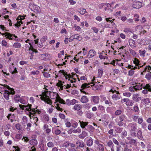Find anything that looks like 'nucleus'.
I'll use <instances>...</instances> for the list:
<instances>
[{
	"label": "nucleus",
	"mask_w": 151,
	"mask_h": 151,
	"mask_svg": "<svg viewBox=\"0 0 151 151\" xmlns=\"http://www.w3.org/2000/svg\"><path fill=\"white\" fill-rule=\"evenodd\" d=\"M45 90L46 91H43L42 94L40 95V99L45 103L51 105L52 102L50 98L56 99L59 96V95L56 92L49 91L46 89H45Z\"/></svg>",
	"instance_id": "1"
},
{
	"label": "nucleus",
	"mask_w": 151,
	"mask_h": 151,
	"mask_svg": "<svg viewBox=\"0 0 151 151\" xmlns=\"http://www.w3.org/2000/svg\"><path fill=\"white\" fill-rule=\"evenodd\" d=\"M19 106L22 110H25L29 112V115L31 119L33 118V116H37L36 114L39 115L42 113V109H37V106H36L35 108H32V105L29 104L27 105L19 104Z\"/></svg>",
	"instance_id": "2"
},
{
	"label": "nucleus",
	"mask_w": 151,
	"mask_h": 151,
	"mask_svg": "<svg viewBox=\"0 0 151 151\" xmlns=\"http://www.w3.org/2000/svg\"><path fill=\"white\" fill-rule=\"evenodd\" d=\"M130 135L132 137H136V132L137 130V124L135 122L129 123L127 126Z\"/></svg>",
	"instance_id": "3"
},
{
	"label": "nucleus",
	"mask_w": 151,
	"mask_h": 151,
	"mask_svg": "<svg viewBox=\"0 0 151 151\" xmlns=\"http://www.w3.org/2000/svg\"><path fill=\"white\" fill-rule=\"evenodd\" d=\"M0 93L3 92H7L9 90L10 92L12 95H14L15 93V91L14 89L11 88L9 86L6 84L4 85H0Z\"/></svg>",
	"instance_id": "4"
},
{
	"label": "nucleus",
	"mask_w": 151,
	"mask_h": 151,
	"mask_svg": "<svg viewBox=\"0 0 151 151\" xmlns=\"http://www.w3.org/2000/svg\"><path fill=\"white\" fill-rule=\"evenodd\" d=\"M55 101V104L54 105H56L55 106V108L58 111H63V109L60 107V106H61V104L57 103V102H59V103L60 104H65V101L63 99H62L59 96H58V98L56 99Z\"/></svg>",
	"instance_id": "5"
},
{
	"label": "nucleus",
	"mask_w": 151,
	"mask_h": 151,
	"mask_svg": "<svg viewBox=\"0 0 151 151\" xmlns=\"http://www.w3.org/2000/svg\"><path fill=\"white\" fill-rule=\"evenodd\" d=\"M29 8L36 13H39L40 11V7L39 6L33 3H31L29 4Z\"/></svg>",
	"instance_id": "6"
},
{
	"label": "nucleus",
	"mask_w": 151,
	"mask_h": 151,
	"mask_svg": "<svg viewBox=\"0 0 151 151\" xmlns=\"http://www.w3.org/2000/svg\"><path fill=\"white\" fill-rule=\"evenodd\" d=\"M89 85H91V83H84L83 84L81 85V89H80L81 92L85 94H88V93L86 92V90L87 88L90 87Z\"/></svg>",
	"instance_id": "7"
},
{
	"label": "nucleus",
	"mask_w": 151,
	"mask_h": 151,
	"mask_svg": "<svg viewBox=\"0 0 151 151\" xmlns=\"http://www.w3.org/2000/svg\"><path fill=\"white\" fill-rule=\"evenodd\" d=\"M91 102L94 104H97L99 102L100 98L98 96H91Z\"/></svg>",
	"instance_id": "8"
},
{
	"label": "nucleus",
	"mask_w": 151,
	"mask_h": 151,
	"mask_svg": "<svg viewBox=\"0 0 151 151\" xmlns=\"http://www.w3.org/2000/svg\"><path fill=\"white\" fill-rule=\"evenodd\" d=\"M121 98L122 97L118 91H116V93L113 94L111 96V99L114 101H117Z\"/></svg>",
	"instance_id": "9"
},
{
	"label": "nucleus",
	"mask_w": 151,
	"mask_h": 151,
	"mask_svg": "<svg viewBox=\"0 0 151 151\" xmlns=\"http://www.w3.org/2000/svg\"><path fill=\"white\" fill-rule=\"evenodd\" d=\"M110 64L114 66H115L116 65H119L120 67L123 66V63L121 62V60H119L117 59L113 60Z\"/></svg>",
	"instance_id": "10"
},
{
	"label": "nucleus",
	"mask_w": 151,
	"mask_h": 151,
	"mask_svg": "<svg viewBox=\"0 0 151 151\" xmlns=\"http://www.w3.org/2000/svg\"><path fill=\"white\" fill-rule=\"evenodd\" d=\"M76 145L78 148L84 149V147H86L84 142L82 140L77 141L76 143Z\"/></svg>",
	"instance_id": "11"
},
{
	"label": "nucleus",
	"mask_w": 151,
	"mask_h": 151,
	"mask_svg": "<svg viewBox=\"0 0 151 151\" xmlns=\"http://www.w3.org/2000/svg\"><path fill=\"white\" fill-rule=\"evenodd\" d=\"M111 7V4L109 3H103L101 4L99 8L100 9L102 8L105 11L108 10Z\"/></svg>",
	"instance_id": "12"
},
{
	"label": "nucleus",
	"mask_w": 151,
	"mask_h": 151,
	"mask_svg": "<svg viewBox=\"0 0 151 151\" xmlns=\"http://www.w3.org/2000/svg\"><path fill=\"white\" fill-rule=\"evenodd\" d=\"M132 6L134 8L139 9L142 6V3L139 1H134Z\"/></svg>",
	"instance_id": "13"
},
{
	"label": "nucleus",
	"mask_w": 151,
	"mask_h": 151,
	"mask_svg": "<svg viewBox=\"0 0 151 151\" xmlns=\"http://www.w3.org/2000/svg\"><path fill=\"white\" fill-rule=\"evenodd\" d=\"M132 99L133 101L136 102H138L141 99V97L139 96L138 94L136 93L133 95Z\"/></svg>",
	"instance_id": "14"
},
{
	"label": "nucleus",
	"mask_w": 151,
	"mask_h": 151,
	"mask_svg": "<svg viewBox=\"0 0 151 151\" xmlns=\"http://www.w3.org/2000/svg\"><path fill=\"white\" fill-rule=\"evenodd\" d=\"M96 52L94 49L90 50L88 53V56L89 58H92L96 55Z\"/></svg>",
	"instance_id": "15"
},
{
	"label": "nucleus",
	"mask_w": 151,
	"mask_h": 151,
	"mask_svg": "<svg viewBox=\"0 0 151 151\" xmlns=\"http://www.w3.org/2000/svg\"><path fill=\"white\" fill-rule=\"evenodd\" d=\"M136 85L134 86L135 91L142 90L143 88V84L140 83H137L136 84Z\"/></svg>",
	"instance_id": "16"
},
{
	"label": "nucleus",
	"mask_w": 151,
	"mask_h": 151,
	"mask_svg": "<svg viewBox=\"0 0 151 151\" xmlns=\"http://www.w3.org/2000/svg\"><path fill=\"white\" fill-rule=\"evenodd\" d=\"M6 117L8 119L10 120L12 122H14L15 119V115L14 114H9L6 116Z\"/></svg>",
	"instance_id": "17"
},
{
	"label": "nucleus",
	"mask_w": 151,
	"mask_h": 151,
	"mask_svg": "<svg viewBox=\"0 0 151 151\" xmlns=\"http://www.w3.org/2000/svg\"><path fill=\"white\" fill-rule=\"evenodd\" d=\"M86 143V145L88 147H91L93 144V141L92 138L90 137V139L87 140Z\"/></svg>",
	"instance_id": "18"
},
{
	"label": "nucleus",
	"mask_w": 151,
	"mask_h": 151,
	"mask_svg": "<svg viewBox=\"0 0 151 151\" xmlns=\"http://www.w3.org/2000/svg\"><path fill=\"white\" fill-rule=\"evenodd\" d=\"M136 136L141 140H143L144 138L142 135V132L141 130H139L137 131V134H136Z\"/></svg>",
	"instance_id": "19"
},
{
	"label": "nucleus",
	"mask_w": 151,
	"mask_h": 151,
	"mask_svg": "<svg viewBox=\"0 0 151 151\" xmlns=\"http://www.w3.org/2000/svg\"><path fill=\"white\" fill-rule=\"evenodd\" d=\"M111 25L106 22H102L99 24V26L103 28H111Z\"/></svg>",
	"instance_id": "20"
},
{
	"label": "nucleus",
	"mask_w": 151,
	"mask_h": 151,
	"mask_svg": "<svg viewBox=\"0 0 151 151\" xmlns=\"http://www.w3.org/2000/svg\"><path fill=\"white\" fill-rule=\"evenodd\" d=\"M29 143L30 145L35 146L37 145L38 142L37 140L36 139H32L29 140Z\"/></svg>",
	"instance_id": "21"
},
{
	"label": "nucleus",
	"mask_w": 151,
	"mask_h": 151,
	"mask_svg": "<svg viewBox=\"0 0 151 151\" xmlns=\"http://www.w3.org/2000/svg\"><path fill=\"white\" fill-rule=\"evenodd\" d=\"M79 123L80 124L81 127L84 129L85 128V127L88 125V122L81 121L80 120H79Z\"/></svg>",
	"instance_id": "22"
},
{
	"label": "nucleus",
	"mask_w": 151,
	"mask_h": 151,
	"mask_svg": "<svg viewBox=\"0 0 151 151\" xmlns=\"http://www.w3.org/2000/svg\"><path fill=\"white\" fill-rule=\"evenodd\" d=\"M88 101L87 97L86 96H82L80 100V101L83 103H86Z\"/></svg>",
	"instance_id": "23"
},
{
	"label": "nucleus",
	"mask_w": 151,
	"mask_h": 151,
	"mask_svg": "<svg viewBox=\"0 0 151 151\" xmlns=\"http://www.w3.org/2000/svg\"><path fill=\"white\" fill-rule=\"evenodd\" d=\"M42 119L44 122H47L49 120V116L47 114H44L42 116Z\"/></svg>",
	"instance_id": "24"
},
{
	"label": "nucleus",
	"mask_w": 151,
	"mask_h": 151,
	"mask_svg": "<svg viewBox=\"0 0 151 151\" xmlns=\"http://www.w3.org/2000/svg\"><path fill=\"white\" fill-rule=\"evenodd\" d=\"M68 101H69V99H67L66 100V104L68 105H70L71 104L72 105H74L76 103L77 101L75 99H73L70 101V103H68Z\"/></svg>",
	"instance_id": "25"
},
{
	"label": "nucleus",
	"mask_w": 151,
	"mask_h": 151,
	"mask_svg": "<svg viewBox=\"0 0 151 151\" xmlns=\"http://www.w3.org/2000/svg\"><path fill=\"white\" fill-rule=\"evenodd\" d=\"M151 70V66L149 65L144 66L143 70V72L146 73L147 71L148 73L150 72Z\"/></svg>",
	"instance_id": "26"
},
{
	"label": "nucleus",
	"mask_w": 151,
	"mask_h": 151,
	"mask_svg": "<svg viewBox=\"0 0 151 151\" xmlns=\"http://www.w3.org/2000/svg\"><path fill=\"white\" fill-rule=\"evenodd\" d=\"M98 78H101L103 74V69L101 67H100L98 69Z\"/></svg>",
	"instance_id": "27"
},
{
	"label": "nucleus",
	"mask_w": 151,
	"mask_h": 151,
	"mask_svg": "<svg viewBox=\"0 0 151 151\" xmlns=\"http://www.w3.org/2000/svg\"><path fill=\"white\" fill-rule=\"evenodd\" d=\"M9 94H12L9 90L7 91V92H4V97L5 99L7 100L9 99Z\"/></svg>",
	"instance_id": "28"
},
{
	"label": "nucleus",
	"mask_w": 151,
	"mask_h": 151,
	"mask_svg": "<svg viewBox=\"0 0 151 151\" xmlns=\"http://www.w3.org/2000/svg\"><path fill=\"white\" fill-rule=\"evenodd\" d=\"M106 20L107 22L110 23L111 25L113 26L115 25V23L113 21L115 20V19H112L111 17H109L106 18Z\"/></svg>",
	"instance_id": "29"
},
{
	"label": "nucleus",
	"mask_w": 151,
	"mask_h": 151,
	"mask_svg": "<svg viewBox=\"0 0 151 151\" xmlns=\"http://www.w3.org/2000/svg\"><path fill=\"white\" fill-rule=\"evenodd\" d=\"M39 147L40 150L43 151H46L47 150V148L46 145L42 143H41Z\"/></svg>",
	"instance_id": "30"
},
{
	"label": "nucleus",
	"mask_w": 151,
	"mask_h": 151,
	"mask_svg": "<svg viewBox=\"0 0 151 151\" xmlns=\"http://www.w3.org/2000/svg\"><path fill=\"white\" fill-rule=\"evenodd\" d=\"M129 45L132 47H136V44L135 41L132 39H130L129 41Z\"/></svg>",
	"instance_id": "31"
},
{
	"label": "nucleus",
	"mask_w": 151,
	"mask_h": 151,
	"mask_svg": "<svg viewBox=\"0 0 151 151\" xmlns=\"http://www.w3.org/2000/svg\"><path fill=\"white\" fill-rule=\"evenodd\" d=\"M88 133L87 132L83 131H82L81 134L79 135V137L81 139H83L85 137L87 136Z\"/></svg>",
	"instance_id": "32"
},
{
	"label": "nucleus",
	"mask_w": 151,
	"mask_h": 151,
	"mask_svg": "<svg viewBox=\"0 0 151 151\" xmlns=\"http://www.w3.org/2000/svg\"><path fill=\"white\" fill-rule=\"evenodd\" d=\"M105 52H104V51H103L102 52L100 53V54L99 55V57L101 60L105 59H108V57L106 56L107 55L106 53L105 54V56L103 55V53H104V54Z\"/></svg>",
	"instance_id": "33"
},
{
	"label": "nucleus",
	"mask_w": 151,
	"mask_h": 151,
	"mask_svg": "<svg viewBox=\"0 0 151 151\" xmlns=\"http://www.w3.org/2000/svg\"><path fill=\"white\" fill-rule=\"evenodd\" d=\"M133 63L137 66H139V65H140L141 63L139 60L137 58H134L133 60Z\"/></svg>",
	"instance_id": "34"
},
{
	"label": "nucleus",
	"mask_w": 151,
	"mask_h": 151,
	"mask_svg": "<svg viewBox=\"0 0 151 151\" xmlns=\"http://www.w3.org/2000/svg\"><path fill=\"white\" fill-rule=\"evenodd\" d=\"M143 89H146L149 92H151V85L149 83L147 84L144 86H143Z\"/></svg>",
	"instance_id": "35"
},
{
	"label": "nucleus",
	"mask_w": 151,
	"mask_h": 151,
	"mask_svg": "<svg viewBox=\"0 0 151 151\" xmlns=\"http://www.w3.org/2000/svg\"><path fill=\"white\" fill-rule=\"evenodd\" d=\"M104 145L102 144H100L97 146L96 150L99 151H104Z\"/></svg>",
	"instance_id": "36"
},
{
	"label": "nucleus",
	"mask_w": 151,
	"mask_h": 151,
	"mask_svg": "<svg viewBox=\"0 0 151 151\" xmlns=\"http://www.w3.org/2000/svg\"><path fill=\"white\" fill-rule=\"evenodd\" d=\"M125 104L127 106H132L134 104V102L132 100H130L129 99L127 102L125 103Z\"/></svg>",
	"instance_id": "37"
},
{
	"label": "nucleus",
	"mask_w": 151,
	"mask_h": 151,
	"mask_svg": "<svg viewBox=\"0 0 151 151\" xmlns=\"http://www.w3.org/2000/svg\"><path fill=\"white\" fill-rule=\"evenodd\" d=\"M64 122L66 127H70L71 126V124L70 120L68 119H65L64 120Z\"/></svg>",
	"instance_id": "38"
},
{
	"label": "nucleus",
	"mask_w": 151,
	"mask_h": 151,
	"mask_svg": "<svg viewBox=\"0 0 151 151\" xmlns=\"http://www.w3.org/2000/svg\"><path fill=\"white\" fill-rule=\"evenodd\" d=\"M83 107L85 109H89L91 107V105L89 103H86L83 105Z\"/></svg>",
	"instance_id": "39"
},
{
	"label": "nucleus",
	"mask_w": 151,
	"mask_h": 151,
	"mask_svg": "<svg viewBox=\"0 0 151 151\" xmlns=\"http://www.w3.org/2000/svg\"><path fill=\"white\" fill-rule=\"evenodd\" d=\"M81 108V105L80 104H76L73 107V109L77 111L80 110Z\"/></svg>",
	"instance_id": "40"
},
{
	"label": "nucleus",
	"mask_w": 151,
	"mask_h": 151,
	"mask_svg": "<svg viewBox=\"0 0 151 151\" xmlns=\"http://www.w3.org/2000/svg\"><path fill=\"white\" fill-rule=\"evenodd\" d=\"M13 34H12L9 32H8L6 39H9L11 40H13L14 39V38L13 37Z\"/></svg>",
	"instance_id": "41"
},
{
	"label": "nucleus",
	"mask_w": 151,
	"mask_h": 151,
	"mask_svg": "<svg viewBox=\"0 0 151 151\" xmlns=\"http://www.w3.org/2000/svg\"><path fill=\"white\" fill-rule=\"evenodd\" d=\"M47 55L46 54H42L39 56V58L41 60L46 61L47 60Z\"/></svg>",
	"instance_id": "42"
},
{
	"label": "nucleus",
	"mask_w": 151,
	"mask_h": 151,
	"mask_svg": "<svg viewBox=\"0 0 151 151\" xmlns=\"http://www.w3.org/2000/svg\"><path fill=\"white\" fill-rule=\"evenodd\" d=\"M133 111L135 112L139 113V110L137 104H136L133 107Z\"/></svg>",
	"instance_id": "43"
},
{
	"label": "nucleus",
	"mask_w": 151,
	"mask_h": 151,
	"mask_svg": "<svg viewBox=\"0 0 151 151\" xmlns=\"http://www.w3.org/2000/svg\"><path fill=\"white\" fill-rule=\"evenodd\" d=\"M74 37L73 38V40L74 39H76L79 41L81 40L82 37L78 34H76L73 35Z\"/></svg>",
	"instance_id": "44"
},
{
	"label": "nucleus",
	"mask_w": 151,
	"mask_h": 151,
	"mask_svg": "<svg viewBox=\"0 0 151 151\" xmlns=\"http://www.w3.org/2000/svg\"><path fill=\"white\" fill-rule=\"evenodd\" d=\"M149 73L146 74L145 76V78L149 81L151 80V72Z\"/></svg>",
	"instance_id": "45"
},
{
	"label": "nucleus",
	"mask_w": 151,
	"mask_h": 151,
	"mask_svg": "<svg viewBox=\"0 0 151 151\" xmlns=\"http://www.w3.org/2000/svg\"><path fill=\"white\" fill-rule=\"evenodd\" d=\"M146 51L145 50H139V55L141 56L144 57L145 56V53Z\"/></svg>",
	"instance_id": "46"
},
{
	"label": "nucleus",
	"mask_w": 151,
	"mask_h": 151,
	"mask_svg": "<svg viewBox=\"0 0 151 151\" xmlns=\"http://www.w3.org/2000/svg\"><path fill=\"white\" fill-rule=\"evenodd\" d=\"M22 135L20 134H17L15 136V138L16 141H19L22 138Z\"/></svg>",
	"instance_id": "47"
},
{
	"label": "nucleus",
	"mask_w": 151,
	"mask_h": 151,
	"mask_svg": "<svg viewBox=\"0 0 151 151\" xmlns=\"http://www.w3.org/2000/svg\"><path fill=\"white\" fill-rule=\"evenodd\" d=\"M13 46L15 48H19L21 47V45L20 43L18 42H16L13 44Z\"/></svg>",
	"instance_id": "48"
},
{
	"label": "nucleus",
	"mask_w": 151,
	"mask_h": 151,
	"mask_svg": "<svg viewBox=\"0 0 151 151\" xmlns=\"http://www.w3.org/2000/svg\"><path fill=\"white\" fill-rule=\"evenodd\" d=\"M22 124L23 125H25L26 124L27 122L28 119L27 117L26 116H24L22 119Z\"/></svg>",
	"instance_id": "49"
},
{
	"label": "nucleus",
	"mask_w": 151,
	"mask_h": 151,
	"mask_svg": "<svg viewBox=\"0 0 151 151\" xmlns=\"http://www.w3.org/2000/svg\"><path fill=\"white\" fill-rule=\"evenodd\" d=\"M47 146L49 148H52L54 146V144L53 142L49 141L47 143Z\"/></svg>",
	"instance_id": "50"
},
{
	"label": "nucleus",
	"mask_w": 151,
	"mask_h": 151,
	"mask_svg": "<svg viewBox=\"0 0 151 151\" xmlns=\"http://www.w3.org/2000/svg\"><path fill=\"white\" fill-rule=\"evenodd\" d=\"M73 27L75 28V30L77 32H80L81 30V28L79 26H77L76 24H74Z\"/></svg>",
	"instance_id": "51"
},
{
	"label": "nucleus",
	"mask_w": 151,
	"mask_h": 151,
	"mask_svg": "<svg viewBox=\"0 0 151 151\" xmlns=\"http://www.w3.org/2000/svg\"><path fill=\"white\" fill-rule=\"evenodd\" d=\"M22 140L24 142L26 143L28 141L29 142V138L26 136H23L22 139Z\"/></svg>",
	"instance_id": "52"
},
{
	"label": "nucleus",
	"mask_w": 151,
	"mask_h": 151,
	"mask_svg": "<svg viewBox=\"0 0 151 151\" xmlns=\"http://www.w3.org/2000/svg\"><path fill=\"white\" fill-rule=\"evenodd\" d=\"M34 121L35 124L36 126H37L39 124V119L37 117H34L33 119Z\"/></svg>",
	"instance_id": "53"
},
{
	"label": "nucleus",
	"mask_w": 151,
	"mask_h": 151,
	"mask_svg": "<svg viewBox=\"0 0 151 151\" xmlns=\"http://www.w3.org/2000/svg\"><path fill=\"white\" fill-rule=\"evenodd\" d=\"M125 116L122 114L119 116V121L124 122V121L125 119Z\"/></svg>",
	"instance_id": "54"
},
{
	"label": "nucleus",
	"mask_w": 151,
	"mask_h": 151,
	"mask_svg": "<svg viewBox=\"0 0 151 151\" xmlns=\"http://www.w3.org/2000/svg\"><path fill=\"white\" fill-rule=\"evenodd\" d=\"M64 76L65 77L66 79H68V80H70V78H72L73 76H72L70 74H68L67 73L65 76Z\"/></svg>",
	"instance_id": "55"
},
{
	"label": "nucleus",
	"mask_w": 151,
	"mask_h": 151,
	"mask_svg": "<svg viewBox=\"0 0 151 151\" xmlns=\"http://www.w3.org/2000/svg\"><path fill=\"white\" fill-rule=\"evenodd\" d=\"M42 73L43 74V76L44 77L46 78H49L50 77V74L48 73L47 72H42Z\"/></svg>",
	"instance_id": "56"
},
{
	"label": "nucleus",
	"mask_w": 151,
	"mask_h": 151,
	"mask_svg": "<svg viewBox=\"0 0 151 151\" xmlns=\"http://www.w3.org/2000/svg\"><path fill=\"white\" fill-rule=\"evenodd\" d=\"M129 143L131 145L137 144V142L135 139H131L129 140Z\"/></svg>",
	"instance_id": "57"
},
{
	"label": "nucleus",
	"mask_w": 151,
	"mask_h": 151,
	"mask_svg": "<svg viewBox=\"0 0 151 151\" xmlns=\"http://www.w3.org/2000/svg\"><path fill=\"white\" fill-rule=\"evenodd\" d=\"M20 99L21 98H20V96L19 95H16L15 96L14 99L16 102H19Z\"/></svg>",
	"instance_id": "58"
},
{
	"label": "nucleus",
	"mask_w": 151,
	"mask_h": 151,
	"mask_svg": "<svg viewBox=\"0 0 151 151\" xmlns=\"http://www.w3.org/2000/svg\"><path fill=\"white\" fill-rule=\"evenodd\" d=\"M52 132L54 134L56 135H59L61 133V132L59 129H57L55 130L54 133L53 131H52Z\"/></svg>",
	"instance_id": "59"
},
{
	"label": "nucleus",
	"mask_w": 151,
	"mask_h": 151,
	"mask_svg": "<svg viewBox=\"0 0 151 151\" xmlns=\"http://www.w3.org/2000/svg\"><path fill=\"white\" fill-rule=\"evenodd\" d=\"M142 101L144 102L145 104H148L150 102L149 99L148 98L144 99L142 100Z\"/></svg>",
	"instance_id": "60"
},
{
	"label": "nucleus",
	"mask_w": 151,
	"mask_h": 151,
	"mask_svg": "<svg viewBox=\"0 0 151 151\" xmlns=\"http://www.w3.org/2000/svg\"><path fill=\"white\" fill-rule=\"evenodd\" d=\"M23 23L22 21H18L17 23L14 24V26L18 27L21 26V24H22Z\"/></svg>",
	"instance_id": "61"
},
{
	"label": "nucleus",
	"mask_w": 151,
	"mask_h": 151,
	"mask_svg": "<svg viewBox=\"0 0 151 151\" xmlns=\"http://www.w3.org/2000/svg\"><path fill=\"white\" fill-rule=\"evenodd\" d=\"M123 129V128H120L119 127H117L115 131L117 133H120L122 132Z\"/></svg>",
	"instance_id": "62"
},
{
	"label": "nucleus",
	"mask_w": 151,
	"mask_h": 151,
	"mask_svg": "<svg viewBox=\"0 0 151 151\" xmlns=\"http://www.w3.org/2000/svg\"><path fill=\"white\" fill-rule=\"evenodd\" d=\"M129 51L130 52V53L132 55L134 56H136V53L135 52V51L131 49H129Z\"/></svg>",
	"instance_id": "63"
},
{
	"label": "nucleus",
	"mask_w": 151,
	"mask_h": 151,
	"mask_svg": "<svg viewBox=\"0 0 151 151\" xmlns=\"http://www.w3.org/2000/svg\"><path fill=\"white\" fill-rule=\"evenodd\" d=\"M64 83V82L59 80L58 82L57 83V86L59 87H61L63 86V84Z\"/></svg>",
	"instance_id": "64"
}]
</instances>
